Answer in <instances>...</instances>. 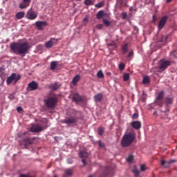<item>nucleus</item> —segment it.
<instances>
[{
    "label": "nucleus",
    "instance_id": "1",
    "mask_svg": "<svg viewBox=\"0 0 177 177\" xmlns=\"http://www.w3.org/2000/svg\"><path fill=\"white\" fill-rule=\"evenodd\" d=\"M165 91H161L157 95L155 101H153V104L156 106H158L160 109H162L165 105V110H164L165 113H168L170 111L171 105L174 104V98L172 97H166L165 100Z\"/></svg>",
    "mask_w": 177,
    "mask_h": 177
},
{
    "label": "nucleus",
    "instance_id": "2",
    "mask_svg": "<svg viewBox=\"0 0 177 177\" xmlns=\"http://www.w3.org/2000/svg\"><path fill=\"white\" fill-rule=\"evenodd\" d=\"M10 50L15 55H19L22 57H25L29 53L30 46L28 42L16 43L13 42L10 45Z\"/></svg>",
    "mask_w": 177,
    "mask_h": 177
},
{
    "label": "nucleus",
    "instance_id": "3",
    "mask_svg": "<svg viewBox=\"0 0 177 177\" xmlns=\"http://www.w3.org/2000/svg\"><path fill=\"white\" fill-rule=\"evenodd\" d=\"M136 139V134L129 132L126 133L121 140V145L122 147L126 148L130 147Z\"/></svg>",
    "mask_w": 177,
    "mask_h": 177
},
{
    "label": "nucleus",
    "instance_id": "4",
    "mask_svg": "<svg viewBox=\"0 0 177 177\" xmlns=\"http://www.w3.org/2000/svg\"><path fill=\"white\" fill-rule=\"evenodd\" d=\"M26 134H27L26 132L19 133L17 134L19 138H23L20 145H24V146H25V148H28L29 145H32L35 140V138H30L29 137H26Z\"/></svg>",
    "mask_w": 177,
    "mask_h": 177
},
{
    "label": "nucleus",
    "instance_id": "5",
    "mask_svg": "<svg viewBox=\"0 0 177 177\" xmlns=\"http://www.w3.org/2000/svg\"><path fill=\"white\" fill-rule=\"evenodd\" d=\"M44 103L47 109H54L58 103L57 97H48L47 100H44Z\"/></svg>",
    "mask_w": 177,
    "mask_h": 177
},
{
    "label": "nucleus",
    "instance_id": "6",
    "mask_svg": "<svg viewBox=\"0 0 177 177\" xmlns=\"http://www.w3.org/2000/svg\"><path fill=\"white\" fill-rule=\"evenodd\" d=\"M19 80H21V75L17 73H12L10 76H9L6 82L7 84H11L12 82H17Z\"/></svg>",
    "mask_w": 177,
    "mask_h": 177
},
{
    "label": "nucleus",
    "instance_id": "7",
    "mask_svg": "<svg viewBox=\"0 0 177 177\" xmlns=\"http://www.w3.org/2000/svg\"><path fill=\"white\" fill-rule=\"evenodd\" d=\"M171 64V61L170 60H165V59H161L159 62V69L161 70L162 71H165L167 67H169Z\"/></svg>",
    "mask_w": 177,
    "mask_h": 177
},
{
    "label": "nucleus",
    "instance_id": "8",
    "mask_svg": "<svg viewBox=\"0 0 177 177\" xmlns=\"http://www.w3.org/2000/svg\"><path fill=\"white\" fill-rule=\"evenodd\" d=\"M78 118L76 116H71L69 118H66L62 120V123L66 124H75L77 122Z\"/></svg>",
    "mask_w": 177,
    "mask_h": 177
},
{
    "label": "nucleus",
    "instance_id": "9",
    "mask_svg": "<svg viewBox=\"0 0 177 177\" xmlns=\"http://www.w3.org/2000/svg\"><path fill=\"white\" fill-rule=\"evenodd\" d=\"M35 25L37 30L42 31L45 27L48 26V22H46V21H37L35 22Z\"/></svg>",
    "mask_w": 177,
    "mask_h": 177
},
{
    "label": "nucleus",
    "instance_id": "10",
    "mask_svg": "<svg viewBox=\"0 0 177 177\" xmlns=\"http://www.w3.org/2000/svg\"><path fill=\"white\" fill-rule=\"evenodd\" d=\"M37 17V15L35 12L32 8H30L28 12H26V19L29 20H35Z\"/></svg>",
    "mask_w": 177,
    "mask_h": 177
},
{
    "label": "nucleus",
    "instance_id": "11",
    "mask_svg": "<svg viewBox=\"0 0 177 177\" xmlns=\"http://www.w3.org/2000/svg\"><path fill=\"white\" fill-rule=\"evenodd\" d=\"M176 162V160L175 159H171L169 161H165L164 160H161V165L165 167V168H168L170 167L171 164Z\"/></svg>",
    "mask_w": 177,
    "mask_h": 177
},
{
    "label": "nucleus",
    "instance_id": "12",
    "mask_svg": "<svg viewBox=\"0 0 177 177\" xmlns=\"http://www.w3.org/2000/svg\"><path fill=\"white\" fill-rule=\"evenodd\" d=\"M167 17L166 16H164L160 19V22L158 24V29L160 30L164 28V26L167 22Z\"/></svg>",
    "mask_w": 177,
    "mask_h": 177
},
{
    "label": "nucleus",
    "instance_id": "13",
    "mask_svg": "<svg viewBox=\"0 0 177 177\" xmlns=\"http://www.w3.org/2000/svg\"><path fill=\"white\" fill-rule=\"evenodd\" d=\"M22 2L19 4V8L25 9L30 6L31 0H22Z\"/></svg>",
    "mask_w": 177,
    "mask_h": 177
},
{
    "label": "nucleus",
    "instance_id": "14",
    "mask_svg": "<svg viewBox=\"0 0 177 177\" xmlns=\"http://www.w3.org/2000/svg\"><path fill=\"white\" fill-rule=\"evenodd\" d=\"M61 86L62 85L59 83H58L57 82H55V83L50 84L49 86V88L51 90L57 91L61 87Z\"/></svg>",
    "mask_w": 177,
    "mask_h": 177
},
{
    "label": "nucleus",
    "instance_id": "15",
    "mask_svg": "<svg viewBox=\"0 0 177 177\" xmlns=\"http://www.w3.org/2000/svg\"><path fill=\"white\" fill-rule=\"evenodd\" d=\"M43 130V128L38 125V124H36V125H33L31 128H30V131L32 132H35V133H38V132H40Z\"/></svg>",
    "mask_w": 177,
    "mask_h": 177
},
{
    "label": "nucleus",
    "instance_id": "16",
    "mask_svg": "<svg viewBox=\"0 0 177 177\" xmlns=\"http://www.w3.org/2000/svg\"><path fill=\"white\" fill-rule=\"evenodd\" d=\"M37 88L38 84L35 81H32L28 84V88L30 91H35L37 89Z\"/></svg>",
    "mask_w": 177,
    "mask_h": 177
},
{
    "label": "nucleus",
    "instance_id": "17",
    "mask_svg": "<svg viewBox=\"0 0 177 177\" xmlns=\"http://www.w3.org/2000/svg\"><path fill=\"white\" fill-rule=\"evenodd\" d=\"M131 125L135 129H140L142 127L141 122L140 121H133L131 122Z\"/></svg>",
    "mask_w": 177,
    "mask_h": 177
},
{
    "label": "nucleus",
    "instance_id": "18",
    "mask_svg": "<svg viewBox=\"0 0 177 177\" xmlns=\"http://www.w3.org/2000/svg\"><path fill=\"white\" fill-rule=\"evenodd\" d=\"M103 95L102 93H98L96 95H94V100L96 103L101 102L103 100Z\"/></svg>",
    "mask_w": 177,
    "mask_h": 177
},
{
    "label": "nucleus",
    "instance_id": "19",
    "mask_svg": "<svg viewBox=\"0 0 177 177\" xmlns=\"http://www.w3.org/2000/svg\"><path fill=\"white\" fill-rule=\"evenodd\" d=\"M73 100L75 102H82V98L81 97V95H80L77 93L74 94L73 97Z\"/></svg>",
    "mask_w": 177,
    "mask_h": 177
},
{
    "label": "nucleus",
    "instance_id": "20",
    "mask_svg": "<svg viewBox=\"0 0 177 177\" xmlns=\"http://www.w3.org/2000/svg\"><path fill=\"white\" fill-rule=\"evenodd\" d=\"M73 174V171L71 169L65 170L63 177H71Z\"/></svg>",
    "mask_w": 177,
    "mask_h": 177
},
{
    "label": "nucleus",
    "instance_id": "21",
    "mask_svg": "<svg viewBox=\"0 0 177 177\" xmlns=\"http://www.w3.org/2000/svg\"><path fill=\"white\" fill-rule=\"evenodd\" d=\"M106 15H108V14H104V11L101 10V11L97 12V14L96 15V17H97V19H102V17L104 16H106Z\"/></svg>",
    "mask_w": 177,
    "mask_h": 177
},
{
    "label": "nucleus",
    "instance_id": "22",
    "mask_svg": "<svg viewBox=\"0 0 177 177\" xmlns=\"http://www.w3.org/2000/svg\"><path fill=\"white\" fill-rule=\"evenodd\" d=\"M122 54L125 55L126 53H128L129 51V46L127 44H125L122 46Z\"/></svg>",
    "mask_w": 177,
    "mask_h": 177
},
{
    "label": "nucleus",
    "instance_id": "23",
    "mask_svg": "<svg viewBox=\"0 0 177 177\" xmlns=\"http://www.w3.org/2000/svg\"><path fill=\"white\" fill-rule=\"evenodd\" d=\"M57 66V61H53L50 63V70L55 71Z\"/></svg>",
    "mask_w": 177,
    "mask_h": 177
},
{
    "label": "nucleus",
    "instance_id": "24",
    "mask_svg": "<svg viewBox=\"0 0 177 177\" xmlns=\"http://www.w3.org/2000/svg\"><path fill=\"white\" fill-rule=\"evenodd\" d=\"M25 16V12H17L16 14V18L17 19H21L22 18H24Z\"/></svg>",
    "mask_w": 177,
    "mask_h": 177
},
{
    "label": "nucleus",
    "instance_id": "25",
    "mask_svg": "<svg viewBox=\"0 0 177 177\" xmlns=\"http://www.w3.org/2000/svg\"><path fill=\"white\" fill-rule=\"evenodd\" d=\"M80 76L79 75H77L72 81L73 84L75 86L77 83L80 81Z\"/></svg>",
    "mask_w": 177,
    "mask_h": 177
},
{
    "label": "nucleus",
    "instance_id": "26",
    "mask_svg": "<svg viewBox=\"0 0 177 177\" xmlns=\"http://www.w3.org/2000/svg\"><path fill=\"white\" fill-rule=\"evenodd\" d=\"M88 154L85 151H82L80 152V157L81 158H86L88 157Z\"/></svg>",
    "mask_w": 177,
    "mask_h": 177
},
{
    "label": "nucleus",
    "instance_id": "27",
    "mask_svg": "<svg viewBox=\"0 0 177 177\" xmlns=\"http://www.w3.org/2000/svg\"><path fill=\"white\" fill-rule=\"evenodd\" d=\"M150 82V77L147 75L145 76L142 79V83L144 84H147Z\"/></svg>",
    "mask_w": 177,
    "mask_h": 177
},
{
    "label": "nucleus",
    "instance_id": "28",
    "mask_svg": "<svg viewBox=\"0 0 177 177\" xmlns=\"http://www.w3.org/2000/svg\"><path fill=\"white\" fill-rule=\"evenodd\" d=\"M102 22L106 27H109L111 24V22L106 19H103Z\"/></svg>",
    "mask_w": 177,
    "mask_h": 177
},
{
    "label": "nucleus",
    "instance_id": "29",
    "mask_svg": "<svg viewBox=\"0 0 177 177\" xmlns=\"http://www.w3.org/2000/svg\"><path fill=\"white\" fill-rule=\"evenodd\" d=\"M104 128L102 127H100L97 129V134L99 136H103L104 135Z\"/></svg>",
    "mask_w": 177,
    "mask_h": 177
},
{
    "label": "nucleus",
    "instance_id": "30",
    "mask_svg": "<svg viewBox=\"0 0 177 177\" xmlns=\"http://www.w3.org/2000/svg\"><path fill=\"white\" fill-rule=\"evenodd\" d=\"M46 48H52L54 45L53 44L52 40H49L46 43Z\"/></svg>",
    "mask_w": 177,
    "mask_h": 177
},
{
    "label": "nucleus",
    "instance_id": "31",
    "mask_svg": "<svg viewBox=\"0 0 177 177\" xmlns=\"http://www.w3.org/2000/svg\"><path fill=\"white\" fill-rule=\"evenodd\" d=\"M97 77L98 78H104V75L102 72V71H99L97 73Z\"/></svg>",
    "mask_w": 177,
    "mask_h": 177
},
{
    "label": "nucleus",
    "instance_id": "32",
    "mask_svg": "<svg viewBox=\"0 0 177 177\" xmlns=\"http://www.w3.org/2000/svg\"><path fill=\"white\" fill-rule=\"evenodd\" d=\"M104 6V1H101L97 4L95 5V7L97 8H100L102 7H103Z\"/></svg>",
    "mask_w": 177,
    "mask_h": 177
},
{
    "label": "nucleus",
    "instance_id": "33",
    "mask_svg": "<svg viewBox=\"0 0 177 177\" xmlns=\"http://www.w3.org/2000/svg\"><path fill=\"white\" fill-rule=\"evenodd\" d=\"M133 173L134 174L136 177H138L140 174V171L138 170L137 169H135L133 170Z\"/></svg>",
    "mask_w": 177,
    "mask_h": 177
},
{
    "label": "nucleus",
    "instance_id": "34",
    "mask_svg": "<svg viewBox=\"0 0 177 177\" xmlns=\"http://www.w3.org/2000/svg\"><path fill=\"white\" fill-rule=\"evenodd\" d=\"M50 40H51V42L53 43V45L54 46L55 44L58 43V41L59 40V39L50 38Z\"/></svg>",
    "mask_w": 177,
    "mask_h": 177
},
{
    "label": "nucleus",
    "instance_id": "35",
    "mask_svg": "<svg viewBox=\"0 0 177 177\" xmlns=\"http://www.w3.org/2000/svg\"><path fill=\"white\" fill-rule=\"evenodd\" d=\"M127 160L128 162H132V161H133V156H132L131 154H130L128 158H127Z\"/></svg>",
    "mask_w": 177,
    "mask_h": 177
},
{
    "label": "nucleus",
    "instance_id": "36",
    "mask_svg": "<svg viewBox=\"0 0 177 177\" xmlns=\"http://www.w3.org/2000/svg\"><path fill=\"white\" fill-rule=\"evenodd\" d=\"M84 3H85V5H86V6L94 5V3H93V1H91V0H85V1H84Z\"/></svg>",
    "mask_w": 177,
    "mask_h": 177
},
{
    "label": "nucleus",
    "instance_id": "37",
    "mask_svg": "<svg viewBox=\"0 0 177 177\" xmlns=\"http://www.w3.org/2000/svg\"><path fill=\"white\" fill-rule=\"evenodd\" d=\"M129 79V75L128 73H124L123 76L124 81L127 82Z\"/></svg>",
    "mask_w": 177,
    "mask_h": 177
},
{
    "label": "nucleus",
    "instance_id": "38",
    "mask_svg": "<svg viewBox=\"0 0 177 177\" xmlns=\"http://www.w3.org/2000/svg\"><path fill=\"white\" fill-rule=\"evenodd\" d=\"M139 118V114L138 113H135L132 115V120H138Z\"/></svg>",
    "mask_w": 177,
    "mask_h": 177
},
{
    "label": "nucleus",
    "instance_id": "39",
    "mask_svg": "<svg viewBox=\"0 0 177 177\" xmlns=\"http://www.w3.org/2000/svg\"><path fill=\"white\" fill-rule=\"evenodd\" d=\"M124 68H125V64L124 63H120L119 64V69L120 71H124Z\"/></svg>",
    "mask_w": 177,
    "mask_h": 177
},
{
    "label": "nucleus",
    "instance_id": "40",
    "mask_svg": "<svg viewBox=\"0 0 177 177\" xmlns=\"http://www.w3.org/2000/svg\"><path fill=\"white\" fill-rule=\"evenodd\" d=\"M127 57L132 59L133 57V51H130Z\"/></svg>",
    "mask_w": 177,
    "mask_h": 177
},
{
    "label": "nucleus",
    "instance_id": "41",
    "mask_svg": "<svg viewBox=\"0 0 177 177\" xmlns=\"http://www.w3.org/2000/svg\"><path fill=\"white\" fill-rule=\"evenodd\" d=\"M97 29L102 30L103 28V25L101 24H99L96 26Z\"/></svg>",
    "mask_w": 177,
    "mask_h": 177
},
{
    "label": "nucleus",
    "instance_id": "42",
    "mask_svg": "<svg viewBox=\"0 0 177 177\" xmlns=\"http://www.w3.org/2000/svg\"><path fill=\"white\" fill-rule=\"evenodd\" d=\"M8 98H9L10 100H15V94H10V95H8Z\"/></svg>",
    "mask_w": 177,
    "mask_h": 177
},
{
    "label": "nucleus",
    "instance_id": "43",
    "mask_svg": "<svg viewBox=\"0 0 177 177\" xmlns=\"http://www.w3.org/2000/svg\"><path fill=\"white\" fill-rule=\"evenodd\" d=\"M167 39V37L166 36H162V39L160 40L161 42H165Z\"/></svg>",
    "mask_w": 177,
    "mask_h": 177
},
{
    "label": "nucleus",
    "instance_id": "44",
    "mask_svg": "<svg viewBox=\"0 0 177 177\" xmlns=\"http://www.w3.org/2000/svg\"><path fill=\"white\" fill-rule=\"evenodd\" d=\"M17 111L18 113H20V112L23 111V108L21 106L17 107Z\"/></svg>",
    "mask_w": 177,
    "mask_h": 177
},
{
    "label": "nucleus",
    "instance_id": "45",
    "mask_svg": "<svg viewBox=\"0 0 177 177\" xmlns=\"http://www.w3.org/2000/svg\"><path fill=\"white\" fill-rule=\"evenodd\" d=\"M145 170H146V167H145V165H142L140 166V171H145Z\"/></svg>",
    "mask_w": 177,
    "mask_h": 177
},
{
    "label": "nucleus",
    "instance_id": "46",
    "mask_svg": "<svg viewBox=\"0 0 177 177\" xmlns=\"http://www.w3.org/2000/svg\"><path fill=\"white\" fill-rule=\"evenodd\" d=\"M88 21H89V17H88L87 16L86 17L84 18L83 19V23H87Z\"/></svg>",
    "mask_w": 177,
    "mask_h": 177
},
{
    "label": "nucleus",
    "instance_id": "47",
    "mask_svg": "<svg viewBox=\"0 0 177 177\" xmlns=\"http://www.w3.org/2000/svg\"><path fill=\"white\" fill-rule=\"evenodd\" d=\"M127 17V12H122V19H126Z\"/></svg>",
    "mask_w": 177,
    "mask_h": 177
},
{
    "label": "nucleus",
    "instance_id": "48",
    "mask_svg": "<svg viewBox=\"0 0 177 177\" xmlns=\"http://www.w3.org/2000/svg\"><path fill=\"white\" fill-rule=\"evenodd\" d=\"M99 147H104V143L102 141H99Z\"/></svg>",
    "mask_w": 177,
    "mask_h": 177
},
{
    "label": "nucleus",
    "instance_id": "49",
    "mask_svg": "<svg viewBox=\"0 0 177 177\" xmlns=\"http://www.w3.org/2000/svg\"><path fill=\"white\" fill-rule=\"evenodd\" d=\"M19 177H34V176H30V175L21 174L19 176Z\"/></svg>",
    "mask_w": 177,
    "mask_h": 177
},
{
    "label": "nucleus",
    "instance_id": "50",
    "mask_svg": "<svg viewBox=\"0 0 177 177\" xmlns=\"http://www.w3.org/2000/svg\"><path fill=\"white\" fill-rule=\"evenodd\" d=\"M107 46H115V44L114 42H112V43H111V44H108Z\"/></svg>",
    "mask_w": 177,
    "mask_h": 177
},
{
    "label": "nucleus",
    "instance_id": "51",
    "mask_svg": "<svg viewBox=\"0 0 177 177\" xmlns=\"http://www.w3.org/2000/svg\"><path fill=\"white\" fill-rule=\"evenodd\" d=\"M152 18H153V22H155V21H156V17L153 15V16L152 17Z\"/></svg>",
    "mask_w": 177,
    "mask_h": 177
},
{
    "label": "nucleus",
    "instance_id": "52",
    "mask_svg": "<svg viewBox=\"0 0 177 177\" xmlns=\"http://www.w3.org/2000/svg\"><path fill=\"white\" fill-rule=\"evenodd\" d=\"M82 162H83L84 165H86V160H85L84 158L82 159Z\"/></svg>",
    "mask_w": 177,
    "mask_h": 177
},
{
    "label": "nucleus",
    "instance_id": "53",
    "mask_svg": "<svg viewBox=\"0 0 177 177\" xmlns=\"http://www.w3.org/2000/svg\"><path fill=\"white\" fill-rule=\"evenodd\" d=\"M107 174H103L102 176H100V177H106Z\"/></svg>",
    "mask_w": 177,
    "mask_h": 177
},
{
    "label": "nucleus",
    "instance_id": "54",
    "mask_svg": "<svg viewBox=\"0 0 177 177\" xmlns=\"http://www.w3.org/2000/svg\"><path fill=\"white\" fill-rule=\"evenodd\" d=\"M172 0H167V3H170Z\"/></svg>",
    "mask_w": 177,
    "mask_h": 177
},
{
    "label": "nucleus",
    "instance_id": "55",
    "mask_svg": "<svg viewBox=\"0 0 177 177\" xmlns=\"http://www.w3.org/2000/svg\"><path fill=\"white\" fill-rule=\"evenodd\" d=\"M153 115H156V111L153 112Z\"/></svg>",
    "mask_w": 177,
    "mask_h": 177
},
{
    "label": "nucleus",
    "instance_id": "56",
    "mask_svg": "<svg viewBox=\"0 0 177 177\" xmlns=\"http://www.w3.org/2000/svg\"><path fill=\"white\" fill-rule=\"evenodd\" d=\"M68 163L71 164V163H72V162H71V161H69V162H68Z\"/></svg>",
    "mask_w": 177,
    "mask_h": 177
},
{
    "label": "nucleus",
    "instance_id": "57",
    "mask_svg": "<svg viewBox=\"0 0 177 177\" xmlns=\"http://www.w3.org/2000/svg\"><path fill=\"white\" fill-rule=\"evenodd\" d=\"M68 163L71 164V163H72V162H71V161H69V162H68Z\"/></svg>",
    "mask_w": 177,
    "mask_h": 177
},
{
    "label": "nucleus",
    "instance_id": "58",
    "mask_svg": "<svg viewBox=\"0 0 177 177\" xmlns=\"http://www.w3.org/2000/svg\"><path fill=\"white\" fill-rule=\"evenodd\" d=\"M53 177H58L57 175H55Z\"/></svg>",
    "mask_w": 177,
    "mask_h": 177
},
{
    "label": "nucleus",
    "instance_id": "59",
    "mask_svg": "<svg viewBox=\"0 0 177 177\" xmlns=\"http://www.w3.org/2000/svg\"><path fill=\"white\" fill-rule=\"evenodd\" d=\"M88 177H94L93 176H89Z\"/></svg>",
    "mask_w": 177,
    "mask_h": 177
},
{
    "label": "nucleus",
    "instance_id": "60",
    "mask_svg": "<svg viewBox=\"0 0 177 177\" xmlns=\"http://www.w3.org/2000/svg\"><path fill=\"white\" fill-rule=\"evenodd\" d=\"M77 1H82V0H76Z\"/></svg>",
    "mask_w": 177,
    "mask_h": 177
},
{
    "label": "nucleus",
    "instance_id": "61",
    "mask_svg": "<svg viewBox=\"0 0 177 177\" xmlns=\"http://www.w3.org/2000/svg\"><path fill=\"white\" fill-rule=\"evenodd\" d=\"M50 166L48 167V168H50Z\"/></svg>",
    "mask_w": 177,
    "mask_h": 177
}]
</instances>
